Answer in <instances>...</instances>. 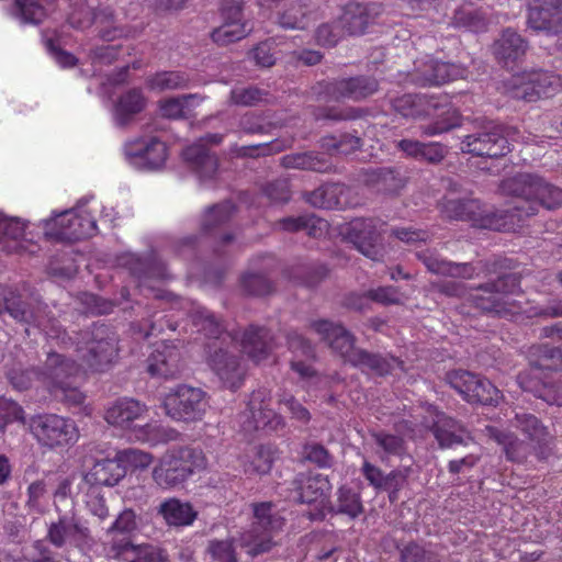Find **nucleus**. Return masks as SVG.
Listing matches in <instances>:
<instances>
[{
	"mask_svg": "<svg viewBox=\"0 0 562 562\" xmlns=\"http://www.w3.org/2000/svg\"><path fill=\"white\" fill-rule=\"evenodd\" d=\"M161 405L171 419L191 423L203 418L209 402L203 390L181 384L165 394Z\"/></svg>",
	"mask_w": 562,
	"mask_h": 562,
	"instance_id": "nucleus-12",
	"label": "nucleus"
},
{
	"mask_svg": "<svg viewBox=\"0 0 562 562\" xmlns=\"http://www.w3.org/2000/svg\"><path fill=\"white\" fill-rule=\"evenodd\" d=\"M338 509L352 518L357 517L362 512L360 496L350 488H339Z\"/></svg>",
	"mask_w": 562,
	"mask_h": 562,
	"instance_id": "nucleus-54",
	"label": "nucleus"
},
{
	"mask_svg": "<svg viewBox=\"0 0 562 562\" xmlns=\"http://www.w3.org/2000/svg\"><path fill=\"white\" fill-rule=\"evenodd\" d=\"M559 370H562L561 350L543 347L539 360L519 373L517 382L522 391L532 393L550 405L562 406V385L548 384L544 381L549 371Z\"/></svg>",
	"mask_w": 562,
	"mask_h": 562,
	"instance_id": "nucleus-8",
	"label": "nucleus"
},
{
	"mask_svg": "<svg viewBox=\"0 0 562 562\" xmlns=\"http://www.w3.org/2000/svg\"><path fill=\"white\" fill-rule=\"evenodd\" d=\"M223 23L211 33L212 41L225 46L245 38L251 31L244 20L243 5L235 0H226L222 5Z\"/></svg>",
	"mask_w": 562,
	"mask_h": 562,
	"instance_id": "nucleus-22",
	"label": "nucleus"
},
{
	"mask_svg": "<svg viewBox=\"0 0 562 562\" xmlns=\"http://www.w3.org/2000/svg\"><path fill=\"white\" fill-rule=\"evenodd\" d=\"M25 225L19 218L8 217L0 213V243L12 240L19 243L24 236Z\"/></svg>",
	"mask_w": 562,
	"mask_h": 562,
	"instance_id": "nucleus-52",
	"label": "nucleus"
},
{
	"mask_svg": "<svg viewBox=\"0 0 562 562\" xmlns=\"http://www.w3.org/2000/svg\"><path fill=\"white\" fill-rule=\"evenodd\" d=\"M88 536V529L83 527L75 516L65 515L56 522H52L47 537L57 548L78 547Z\"/></svg>",
	"mask_w": 562,
	"mask_h": 562,
	"instance_id": "nucleus-32",
	"label": "nucleus"
},
{
	"mask_svg": "<svg viewBox=\"0 0 562 562\" xmlns=\"http://www.w3.org/2000/svg\"><path fill=\"white\" fill-rule=\"evenodd\" d=\"M427 269L434 273L447 274L453 278H471L474 269L468 263H453L439 259L429 254L419 255Z\"/></svg>",
	"mask_w": 562,
	"mask_h": 562,
	"instance_id": "nucleus-41",
	"label": "nucleus"
},
{
	"mask_svg": "<svg viewBox=\"0 0 562 562\" xmlns=\"http://www.w3.org/2000/svg\"><path fill=\"white\" fill-rule=\"evenodd\" d=\"M281 164L285 168L313 170L317 172H328L331 169V164L313 153H297L285 155L281 159Z\"/></svg>",
	"mask_w": 562,
	"mask_h": 562,
	"instance_id": "nucleus-40",
	"label": "nucleus"
},
{
	"mask_svg": "<svg viewBox=\"0 0 562 562\" xmlns=\"http://www.w3.org/2000/svg\"><path fill=\"white\" fill-rule=\"evenodd\" d=\"M138 529L137 516L134 510L125 509L114 520L108 532L132 535Z\"/></svg>",
	"mask_w": 562,
	"mask_h": 562,
	"instance_id": "nucleus-60",
	"label": "nucleus"
},
{
	"mask_svg": "<svg viewBox=\"0 0 562 562\" xmlns=\"http://www.w3.org/2000/svg\"><path fill=\"white\" fill-rule=\"evenodd\" d=\"M503 194L520 198L528 205L527 210L516 206L510 214L521 221L522 216L536 214L539 206L553 210L562 205V189L547 182L533 173H518L501 183Z\"/></svg>",
	"mask_w": 562,
	"mask_h": 562,
	"instance_id": "nucleus-4",
	"label": "nucleus"
},
{
	"mask_svg": "<svg viewBox=\"0 0 562 562\" xmlns=\"http://www.w3.org/2000/svg\"><path fill=\"white\" fill-rule=\"evenodd\" d=\"M69 2L71 11L68 14V23L75 29L83 30L95 23L104 41L133 37L139 32L132 27L117 26L113 12L108 8L94 13L92 9L97 0H69Z\"/></svg>",
	"mask_w": 562,
	"mask_h": 562,
	"instance_id": "nucleus-11",
	"label": "nucleus"
},
{
	"mask_svg": "<svg viewBox=\"0 0 562 562\" xmlns=\"http://www.w3.org/2000/svg\"><path fill=\"white\" fill-rule=\"evenodd\" d=\"M235 211L231 202H223L206 210L201 220V229L204 234L215 233L227 223Z\"/></svg>",
	"mask_w": 562,
	"mask_h": 562,
	"instance_id": "nucleus-43",
	"label": "nucleus"
},
{
	"mask_svg": "<svg viewBox=\"0 0 562 562\" xmlns=\"http://www.w3.org/2000/svg\"><path fill=\"white\" fill-rule=\"evenodd\" d=\"M319 100H361L378 90V82L366 77L341 79L318 85Z\"/></svg>",
	"mask_w": 562,
	"mask_h": 562,
	"instance_id": "nucleus-26",
	"label": "nucleus"
},
{
	"mask_svg": "<svg viewBox=\"0 0 562 562\" xmlns=\"http://www.w3.org/2000/svg\"><path fill=\"white\" fill-rule=\"evenodd\" d=\"M189 78L181 71H160L147 79L150 90L165 91L186 88Z\"/></svg>",
	"mask_w": 562,
	"mask_h": 562,
	"instance_id": "nucleus-44",
	"label": "nucleus"
},
{
	"mask_svg": "<svg viewBox=\"0 0 562 562\" xmlns=\"http://www.w3.org/2000/svg\"><path fill=\"white\" fill-rule=\"evenodd\" d=\"M528 25L549 34L562 32V0H530Z\"/></svg>",
	"mask_w": 562,
	"mask_h": 562,
	"instance_id": "nucleus-28",
	"label": "nucleus"
},
{
	"mask_svg": "<svg viewBox=\"0 0 562 562\" xmlns=\"http://www.w3.org/2000/svg\"><path fill=\"white\" fill-rule=\"evenodd\" d=\"M290 351L294 355L291 360L292 369L299 373L302 379H312L315 371L310 361L314 359V348L297 333L290 334L286 338Z\"/></svg>",
	"mask_w": 562,
	"mask_h": 562,
	"instance_id": "nucleus-35",
	"label": "nucleus"
},
{
	"mask_svg": "<svg viewBox=\"0 0 562 562\" xmlns=\"http://www.w3.org/2000/svg\"><path fill=\"white\" fill-rule=\"evenodd\" d=\"M4 307L15 321L43 331L47 340H55L64 349L75 346L81 360L79 364L58 352H48L43 372L23 369L21 363L14 364L7 372L11 385L23 391L40 382L56 397L71 405L82 404L86 396L79 390V383L88 372L106 370L117 356L114 333L104 324H94L91 331H85L75 341L56 319L46 315V306L33 296L23 300L20 294L11 293L4 297Z\"/></svg>",
	"mask_w": 562,
	"mask_h": 562,
	"instance_id": "nucleus-1",
	"label": "nucleus"
},
{
	"mask_svg": "<svg viewBox=\"0 0 562 562\" xmlns=\"http://www.w3.org/2000/svg\"><path fill=\"white\" fill-rule=\"evenodd\" d=\"M461 149L465 153L490 158H498L510 151L507 134L501 125H492L486 132L465 136Z\"/></svg>",
	"mask_w": 562,
	"mask_h": 562,
	"instance_id": "nucleus-23",
	"label": "nucleus"
},
{
	"mask_svg": "<svg viewBox=\"0 0 562 562\" xmlns=\"http://www.w3.org/2000/svg\"><path fill=\"white\" fill-rule=\"evenodd\" d=\"M267 93L258 88H235L232 90V100L239 105H256L266 100Z\"/></svg>",
	"mask_w": 562,
	"mask_h": 562,
	"instance_id": "nucleus-58",
	"label": "nucleus"
},
{
	"mask_svg": "<svg viewBox=\"0 0 562 562\" xmlns=\"http://www.w3.org/2000/svg\"><path fill=\"white\" fill-rule=\"evenodd\" d=\"M244 290L252 295H266L272 291V284L265 273H245L241 278Z\"/></svg>",
	"mask_w": 562,
	"mask_h": 562,
	"instance_id": "nucleus-53",
	"label": "nucleus"
},
{
	"mask_svg": "<svg viewBox=\"0 0 562 562\" xmlns=\"http://www.w3.org/2000/svg\"><path fill=\"white\" fill-rule=\"evenodd\" d=\"M467 69L461 65L442 63L430 56L415 61L414 70L408 75L409 81L418 86H439L464 78Z\"/></svg>",
	"mask_w": 562,
	"mask_h": 562,
	"instance_id": "nucleus-21",
	"label": "nucleus"
},
{
	"mask_svg": "<svg viewBox=\"0 0 562 562\" xmlns=\"http://www.w3.org/2000/svg\"><path fill=\"white\" fill-rule=\"evenodd\" d=\"M413 420H402L397 430L404 436L416 438L431 430L441 448H451L464 442L467 430L457 420L440 413L434 405L426 404L417 408Z\"/></svg>",
	"mask_w": 562,
	"mask_h": 562,
	"instance_id": "nucleus-6",
	"label": "nucleus"
},
{
	"mask_svg": "<svg viewBox=\"0 0 562 562\" xmlns=\"http://www.w3.org/2000/svg\"><path fill=\"white\" fill-rule=\"evenodd\" d=\"M384 232L382 227L378 228L376 222L372 218H355L342 233L362 255L378 261L384 256V247L381 244Z\"/></svg>",
	"mask_w": 562,
	"mask_h": 562,
	"instance_id": "nucleus-19",
	"label": "nucleus"
},
{
	"mask_svg": "<svg viewBox=\"0 0 562 562\" xmlns=\"http://www.w3.org/2000/svg\"><path fill=\"white\" fill-rule=\"evenodd\" d=\"M207 465L202 450L180 447L168 450L153 469V480L162 490H172L183 484L194 473Z\"/></svg>",
	"mask_w": 562,
	"mask_h": 562,
	"instance_id": "nucleus-7",
	"label": "nucleus"
},
{
	"mask_svg": "<svg viewBox=\"0 0 562 562\" xmlns=\"http://www.w3.org/2000/svg\"><path fill=\"white\" fill-rule=\"evenodd\" d=\"M80 302L83 305L82 312L93 315L109 314L113 310V303L92 293H82Z\"/></svg>",
	"mask_w": 562,
	"mask_h": 562,
	"instance_id": "nucleus-57",
	"label": "nucleus"
},
{
	"mask_svg": "<svg viewBox=\"0 0 562 562\" xmlns=\"http://www.w3.org/2000/svg\"><path fill=\"white\" fill-rule=\"evenodd\" d=\"M446 154V148L439 143H423L417 160L437 164L445 158Z\"/></svg>",
	"mask_w": 562,
	"mask_h": 562,
	"instance_id": "nucleus-64",
	"label": "nucleus"
},
{
	"mask_svg": "<svg viewBox=\"0 0 562 562\" xmlns=\"http://www.w3.org/2000/svg\"><path fill=\"white\" fill-rule=\"evenodd\" d=\"M436 108L437 104L428 100L426 95L404 94L393 101L394 110L404 117L420 119L429 115L425 105Z\"/></svg>",
	"mask_w": 562,
	"mask_h": 562,
	"instance_id": "nucleus-39",
	"label": "nucleus"
},
{
	"mask_svg": "<svg viewBox=\"0 0 562 562\" xmlns=\"http://www.w3.org/2000/svg\"><path fill=\"white\" fill-rule=\"evenodd\" d=\"M292 485L290 499L305 504H323L331 490L326 476L312 472L300 473Z\"/></svg>",
	"mask_w": 562,
	"mask_h": 562,
	"instance_id": "nucleus-30",
	"label": "nucleus"
},
{
	"mask_svg": "<svg viewBox=\"0 0 562 562\" xmlns=\"http://www.w3.org/2000/svg\"><path fill=\"white\" fill-rule=\"evenodd\" d=\"M178 436L177 430L165 427L156 420H150L144 424L138 422L128 437L139 442L157 446L176 440Z\"/></svg>",
	"mask_w": 562,
	"mask_h": 562,
	"instance_id": "nucleus-37",
	"label": "nucleus"
},
{
	"mask_svg": "<svg viewBox=\"0 0 562 562\" xmlns=\"http://www.w3.org/2000/svg\"><path fill=\"white\" fill-rule=\"evenodd\" d=\"M147 362L148 373L156 378L173 379L183 369L180 350L175 345L166 341L156 345Z\"/></svg>",
	"mask_w": 562,
	"mask_h": 562,
	"instance_id": "nucleus-29",
	"label": "nucleus"
},
{
	"mask_svg": "<svg viewBox=\"0 0 562 562\" xmlns=\"http://www.w3.org/2000/svg\"><path fill=\"white\" fill-rule=\"evenodd\" d=\"M519 289V280L515 274H506L496 282L487 283L471 294L475 307L483 312L495 313L499 316H513L517 313L516 304L509 301V295Z\"/></svg>",
	"mask_w": 562,
	"mask_h": 562,
	"instance_id": "nucleus-13",
	"label": "nucleus"
},
{
	"mask_svg": "<svg viewBox=\"0 0 562 562\" xmlns=\"http://www.w3.org/2000/svg\"><path fill=\"white\" fill-rule=\"evenodd\" d=\"M265 194L273 202L284 203L290 200V186L288 180L279 179L269 183L265 189Z\"/></svg>",
	"mask_w": 562,
	"mask_h": 562,
	"instance_id": "nucleus-63",
	"label": "nucleus"
},
{
	"mask_svg": "<svg viewBox=\"0 0 562 562\" xmlns=\"http://www.w3.org/2000/svg\"><path fill=\"white\" fill-rule=\"evenodd\" d=\"M148 412L149 407L145 403L133 397H121L109 404L104 419L130 436L137 423L146 419Z\"/></svg>",
	"mask_w": 562,
	"mask_h": 562,
	"instance_id": "nucleus-24",
	"label": "nucleus"
},
{
	"mask_svg": "<svg viewBox=\"0 0 562 562\" xmlns=\"http://www.w3.org/2000/svg\"><path fill=\"white\" fill-rule=\"evenodd\" d=\"M87 200H81L76 207L63 211L55 217L43 221L46 237L75 241L91 237L97 232V223L89 211L85 209Z\"/></svg>",
	"mask_w": 562,
	"mask_h": 562,
	"instance_id": "nucleus-10",
	"label": "nucleus"
},
{
	"mask_svg": "<svg viewBox=\"0 0 562 562\" xmlns=\"http://www.w3.org/2000/svg\"><path fill=\"white\" fill-rule=\"evenodd\" d=\"M146 105V98L140 89H130L121 94L113 108L115 125L124 127L130 124L135 115L142 112Z\"/></svg>",
	"mask_w": 562,
	"mask_h": 562,
	"instance_id": "nucleus-34",
	"label": "nucleus"
},
{
	"mask_svg": "<svg viewBox=\"0 0 562 562\" xmlns=\"http://www.w3.org/2000/svg\"><path fill=\"white\" fill-rule=\"evenodd\" d=\"M207 552L215 562H237V553L233 539L210 540Z\"/></svg>",
	"mask_w": 562,
	"mask_h": 562,
	"instance_id": "nucleus-50",
	"label": "nucleus"
},
{
	"mask_svg": "<svg viewBox=\"0 0 562 562\" xmlns=\"http://www.w3.org/2000/svg\"><path fill=\"white\" fill-rule=\"evenodd\" d=\"M374 440L389 454H400L403 451V438L386 432L373 434Z\"/></svg>",
	"mask_w": 562,
	"mask_h": 562,
	"instance_id": "nucleus-62",
	"label": "nucleus"
},
{
	"mask_svg": "<svg viewBox=\"0 0 562 562\" xmlns=\"http://www.w3.org/2000/svg\"><path fill=\"white\" fill-rule=\"evenodd\" d=\"M158 514L162 516L168 526L175 527L191 526L198 516L189 502L176 497L164 501L158 508Z\"/></svg>",
	"mask_w": 562,
	"mask_h": 562,
	"instance_id": "nucleus-36",
	"label": "nucleus"
},
{
	"mask_svg": "<svg viewBox=\"0 0 562 562\" xmlns=\"http://www.w3.org/2000/svg\"><path fill=\"white\" fill-rule=\"evenodd\" d=\"M341 188L338 184H325L307 194V202L321 209H335L340 206L338 194Z\"/></svg>",
	"mask_w": 562,
	"mask_h": 562,
	"instance_id": "nucleus-45",
	"label": "nucleus"
},
{
	"mask_svg": "<svg viewBox=\"0 0 562 562\" xmlns=\"http://www.w3.org/2000/svg\"><path fill=\"white\" fill-rule=\"evenodd\" d=\"M193 95L173 97L159 102V112L164 117L180 119L186 113L187 103Z\"/></svg>",
	"mask_w": 562,
	"mask_h": 562,
	"instance_id": "nucleus-55",
	"label": "nucleus"
},
{
	"mask_svg": "<svg viewBox=\"0 0 562 562\" xmlns=\"http://www.w3.org/2000/svg\"><path fill=\"white\" fill-rule=\"evenodd\" d=\"M277 450L271 446H261L254 453L251 460L245 464L248 474L263 475L270 472L276 460Z\"/></svg>",
	"mask_w": 562,
	"mask_h": 562,
	"instance_id": "nucleus-46",
	"label": "nucleus"
},
{
	"mask_svg": "<svg viewBox=\"0 0 562 562\" xmlns=\"http://www.w3.org/2000/svg\"><path fill=\"white\" fill-rule=\"evenodd\" d=\"M447 381L469 403L492 405L501 397V392L488 380L469 371H451Z\"/></svg>",
	"mask_w": 562,
	"mask_h": 562,
	"instance_id": "nucleus-17",
	"label": "nucleus"
},
{
	"mask_svg": "<svg viewBox=\"0 0 562 562\" xmlns=\"http://www.w3.org/2000/svg\"><path fill=\"white\" fill-rule=\"evenodd\" d=\"M441 213L450 220L469 221L475 227L499 231L504 226L496 214L483 209L475 199L446 198L441 203Z\"/></svg>",
	"mask_w": 562,
	"mask_h": 562,
	"instance_id": "nucleus-18",
	"label": "nucleus"
},
{
	"mask_svg": "<svg viewBox=\"0 0 562 562\" xmlns=\"http://www.w3.org/2000/svg\"><path fill=\"white\" fill-rule=\"evenodd\" d=\"M13 422H24V411L14 401L0 396V429Z\"/></svg>",
	"mask_w": 562,
	"mask_h": 562,
	"instance_id": "nucleus-56",
	"label": "nucleus"
},
{
	"mask_svg": "<svg viewBox=\"0 0 562 562\" xmlns=\"http://www.w3.org/2000/svg\"><path fill=\"white\" fill-rule=\"evenodd\" d=\"M526 41L515 31L505 30L499 40L494 44L496 57L506 66L522 57L527 50Z\"/></svg>",
	"mask_w": 562,
	"mask_h": 562,
	"instance_id": "nucleus-38",
	"label": "nucleus"
},
{
	"mask_svg": "<svg viewBox=\"0 0 562 562\" xmlns=\"http://www.w3.org/2000/svg\"><path fill=\"white\" fill-rule=\"evenodd\" d=\"M279 23L284 29H305L308 26V16L300 4L283 12Z\"/></svg>",
	"mask_w": 562,
	"mask_h": 562,
	"instance_id": "nucleus-59",
	"label": "nucleus"
},
{
	"mask_svg": "<svg viewBox=\"0 0 562 562\" xmlns=\"http://www.w3.org/2000/svg\"><path fill=\"white\" fill-rule=\"evenodd\" d=\"M361 139L358 136L345 134L339 139L335 136L323 139L322 147L329 155H349L360 148Z\"/></svg>",
	"mask_w": 562,
	"mask_h": 562,
	"instance_id": "nucleus-47",
	"label": "nucleus"
},
{
	"mask_svg": "<svg viewBox=\"0 0 562 562\" xmlns=\"http://www.w3.org/2000/svg\"><path fill=\"white\" fill-rule=\"evenodd\" d=\"M110 559L122 562H166L162 551L151 544H133L130 540H113L108 552Z\"/></svg>",
	"mask_w": 562,
	"mask_h": 562,
	"instance_id": "nucleus-31",
	"label": "nucleus"
},
{
	"mask_svg": "<svg viewBox=\"0 0 562 562\" xmlns=\"http://www.w3.org/2000/svg\"><path fill=\"white\" fill-rule=\"evenodd\" d=\"M561 89V77L550 71L516 74L508 82V93L515 99L527 102L551 97Z\"/></svg>",
	"mask_w": 562,
	"mask_h": 562,
	"instance_id": "nucleus-16",
	"label": "nucleus"
},
{
	"mask_svg": "<svg viewBox=\"0 0 562 562\" xmlns=\"http://www.w3.org/2000/svg\"><path fill=\"white\" fill-rule=\"evenodd\" d=\"M312 327L345 361L359 367L362 371L384 375L403 364L393 357H383L356 349L352 335L339 324L322 319L314 322Z\"/></svg>",
	"mask_w": 562,
	"mask_h": 562,
	"instance_id": "nucleus-3",
	"label": "nucleus"
},
{
	"mask_svg": "<svg viewBox=\"0 0 562 562\" xmlns=\"http://www.w3.org/2000/svg\"><path fill=\"white\" fill-rule=\"evenodd\" d=\"M515 419L517 428L529 439V442L521 441L514 434L495 427H487L490 437L503 447L510 461L522 462L531 447L539 459H544L551 440L547 428L530 414H516Z\"/></svg>",
	"mask_w": 562,
	"mask_h": 562,
	"instance_id": "nucleus-5",
	"label": "nucleus"
},
{
	"mask_svg": "<svg viewBox=\"0 0 562 562\" xmlns=\"http://www.w3.org/2000/svg\"><path fill=\"white\" fill-rule=\"evenodd\" d=\"M272 506L270 502L252 505L254 520L239 538L240 546L251 557L270 551L274 546L273 537L284 526V519L272 512Z\"/></svg>",
	"mask_w": 562,
	"mask_h": 562,
	"instance_id": "nucleus-9",
	"label": "nucleus"
},
{
	"mask_svg": "<svg viewBox=\"0 0 562 562\" xmlns=\"http://www.w3.org/2000/svg\"><path fill=\"white\" fill-rule=\"evenodd\" d=\"M116 458L122 463L125 473L128 470L145 469L153 462L150 453L132 448L119 451Z\"/></svg>",
	"mask_w": 562,
	"mask_h": 562,
	"instance_id": "nucleus-48",
	"label": "nucleus"
},
{
	"mask_svg": "<svg viewBox=\"0 0 562 562\" xmlns=\"http://www.w3.org/2000/svg\"><path fill=\"white\" fill-rule=\"evenodd\" d=\"M270 403L271 392L267 387H259L251 393L246 412L239 416V424L245 432H271L284 427L283 417L270 409Z\"/></svg>",
	"mask_w": 562,
	"mask_h": 562,
	"instance_id": "nucleus-14",
	"label": "nucleus"
},
{
	"mask_svg": "<svg viewBox=\"0 0 562 562\" xmlns=\"http://www.w3.org/2000/svg\"><path fill=\"white\" fill-rule=\"evenodd\" d=\"M454 21L457 24L468 27L473 32H481L486 29V21L481 11L464 7L456 12Z\"/></svg>",
	"mask_w": 562,
	"mask_h": 562,
	"instance_id": "nucleus-51",
	"label": "nucleus"
},
{
	"mask_svg": "<svg viewBox=\"0 0 562 562\" xmlns=\"http://www.w3.org/2000/svg\"><path fill=\"white\" fill-rule=\"evenodd\" d=\"M222 139L221 134H207L183 150L184 160L202 182L213 179L218 166L217 158L210 154L206 144L217 145Z\"/></svg>",
	"mask_w": 562,
	"mask_h": 562,
	"instance_id": "nucleus-27",
	"label": "nucleus"
},
{
	"mask_svg": "<svg viewBox=\"0 0 562 562\" xmlns=\"http://www.w3.org/2000/svg\"><path fill=\"white\" fill-rule=\"evenodd\" d=\"M279 404L284 406L291 414L292 418L299 422L307 423L311 418L310 412L291 394L280 395Z\"/></svg>",
	"mask_w": 562,
	"mask_h": 562,
	"instance_id": "nucleus-61",
	"label": "nucleus"
},
{
	"mask_svg": "<svg viewBox=\"0 0 562 562\" xmlns=\"http://www.w3.org/2000/svg\"><path fill=\"white\" fill-rule=\"evenodd\" d=\"M80 490L85 493L83 501L89 512L100 519L108 517L109 510L105 505V499L101 494V488L92 485H83L82 483Z\"/></svg>",
	"mask_w": 562,
	"mask_h": 562,
	"instance_id": "nucleus-49",
	"label": "nucleus"
},
{
	"mask_svg": "<svg viewBox=\"0 0 562 562\" xmlns=\"http://www.w3.org/2000/svg\"><path fill=\"white\" fill-rule=\"evenodd\" d=\"M168 278L169 273L164 265L153 263L146 267L144 272L137 274L138 288L146 295L165 301L171 310L183 311L188 315L198 331L204 335L206 340L205 358L212 370L226 387L231 390L238 389L244 381L246 369L233 351L240 348L255 362L266 360L274 348L269 331L263 327L249 326L240 339L236 334L223 331L214 315L196 302L178 297L154 285V282L164 281Z\"/></svg>",
	"mask_w": 562,
	"mask_h": 562,
	"instance_id": "nucleus-2",
	"label": "nucleus"
},
{
	"mask_svg": "<svg viewBox=\"0 0 562 562\" xmlns=\"http://www.w3.org/2000/svg\"><path fill=\"white\" fill-rule=\"evenodd\" d=\"M124 153L128 162L139 170L159 169L168 158L166 144L155 136L127 142Z\"/></svg>",
	"mask_w": 562,
	"mask_h": 562,
	"instance_id": "nucleus-20",
	"label": "nucleus"
},
{
	"mask_svg": "<svg viewBox=\"0 0 562 562\" xmlns=\"http://www.w3.org/2000/svg\"><path fill=\"white\" fill-rule=\"evenodd\" d=\"M125 476V471L117 458L103 459L94 462L92 468L83 475V485L114 486Z\"/></svg>",
	"mask_w": 562,
	"mask_h": 562,
	"instance_id": "nucleus-33",
	"label": "nucleus"
},
{
	"mask_svg": "<svg viewBox=\"0 0 562 562\" xmlns=\"http://www.w3.org/2000/svg\"><path fill=\"white\" fill-rule=\"evenodd\" d=\"M52 0H15L14 15L21 23L38 24L47 15Z\"/></svg>",
	"mask_w": 562,
	"mask_h": 562,
	"instance_id": "nucleus-42",
	"label": "nucleus"
},
{
	"mask_svg": "<svg viewBox=\"0 0 562 562\" xmlns=\"http://www.w3.org/2000/svg\"><path fill=\"white\" fill-rule=\"evenodd\" d=\"M30 430L41 445L49 448L74 445L79 438L75 422L56 414L32 417Z\"/></svg>",
	"mask_w": 562,
	"mask_h": 562,
	"instance_id": "nucleus-15",
	"label": "nucleus"
},
{
	"mask_svg": "<svg viewBox=\"0 0 562 562\" xmlns=\"http://www.w3.org/2000/svg\"><path fill=\"white\" fill-rule=\"evenodd\" d=\"M366 29V18L359 5H348L338 22L323 24L316 31V41L322 46H334L345 34H362Z\"/></svg>",
	"mask_w": 562,
	"mask_h": 562,
	"instance_id": "nucleus-25",
	"label": "nucleus"
}]
</instances>
